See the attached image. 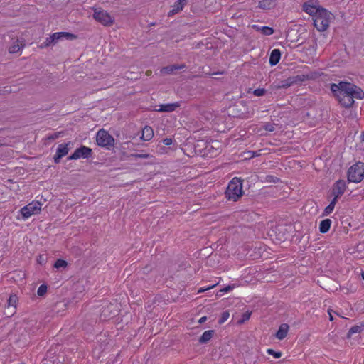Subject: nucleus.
Masks as SVG:
<instances>
[{
  "label": "nucleus",
  "instance_id": "f257e3e1",
  "mask_svg": "<svg viewBox=\"0 0 364 364\" xmlns=\"http://www.w3.org/2000/svg\"><path fill=\"white\" fill-rule=\"evenodd\" d=\"M331 90L334 97L345 107H350L354 102V98H364V92L358 87L347 82L333 83Z\"/></svg>",
  "mask_w": 364,
  "mask_h": 364
},
{
  "label": "nucleus",
  "instance_id": "f03ea898",
  "mask_svg": "<svg viewBox=\"0 0 364 364\" xmlns=\"http://www.w3.org/2000/svg\"><path fill=\"white\" fill-rule=\"evenodd\" d=\"M243 193L242 183L238 178H232L229 183L225 191L226 197L228 200L236 201Z\"/></svg>",
  "mask_w": 364,
  "mask_h": 364
},
{
  "label": "nucleus",
  "instance_id": "7ed1b4c3",
  "mask_svg": "<svg viewBox=\"0 0 364 364\" xmlns=\"http://www.w3.org/2000/svg\"><path fill=\"white\" fill-rule=\"evenodd\" d=\"M333 19V14L326 9L320 10V12L314 17V26L319 31H326Z\"/></svg>",
  "mask_w": 364,
  "mask_h": 364
},
{
  "label": "nucleus",
  "instance_id": "20e7f679",
  "mask_svg": "<svg viewBox=\"0 0 364 364\" xmlns=\"http://www.w3.org/2000/svg\"><path fill=\"white\" fill-rule=\"evenodd\" d=\"M364 178V163L358 162L350 166L348 171L349 182L359 183Z\"/></svg>",
  "mask_w": 364,
  "mask_h": 364
},
{
  "label": "nucleus",
  "instance_id": "39448f33",
  "mask_svg": "<svg viewBox=\"0 0 364 364\" xmlns=\"http://www.w3.org/2000/svg\"><path fill=\"white\" fill-rule=\"evenodd\" d=\"M42 204L36 200L32 201L26 206L23 207L20 212L23 220H26L33 215L38 214L41 212Z\"/></svg>",
  "mask_w": 364,
  "mask_h": 364
},
{
  "label": "nucleus",
  "instance_id": "423d86ee",
  "mask_svg": "<svg viewBox=\"0 0 364 364\" xmlns=\"http://www.w3.org/2000/svg\"><path fill=\"white\" fill-rule=\"evenodd\" d=\"M96 141L99 146L107 149L113 146L114 144V138L104 129H100L97 133Z\"/></svg>",
  "mask_w": 364,
  "mask_h": 364
},
{
  "label": "nucleus",
  "instance_id": "0eeeda50",
  "mask_svg": "<svg viewBox=\"0 0 364 364\" xmlns=\"http://www.w3.org/2000/svg\"><path fill=\"white\" fill-rule=\"evenodd\" d=\"M93 17L97 21L104 26H111L114 23V18L108 12L104 10L95 9Z\"/></svg>",
  "mask_w": 364,
  "mask_h": 364
},
{
  "label": "nucleus",
  "instance_id": "6e6552de",
  "mask_svg": "<svg viewBox=\"0 0 364 364\" xmlns=\"http://www.w3.org/2000/svg\"><path fill=\"white\" fill-rule=\"evenodd\" d=\"M302 8L304 11L314 17L323 9L320 6L318 0H309L303 4Z\"/></svg>",
  "mask_w": 364,
  "mask_h": 364
},
{
  "label": "nucleus",
  "instance_id": "1a4fd4ad",
  "mask_svg": "<svg viewBox=\"0 0 364 364\" xmlns=\"http://www.w3.org/2000/svg\"><path fill=\"white\" fill-rule=\"evenodd\" d=\"M92 149L85 146L77 149L69 157V160H77L79 159H87L90 156Z\"/></svg>",
  "mask_w": 364,
  "mask_h": 364
},
{
  "label": "nucleus",
  "instance_id": "9d476101",
  "mask_svg": "<svg viewBox=\"0 0 364 364\" xmlns=\"http://www.w3.org/2000/svg\"><path fill=\"white\" fill-rule=\"evenodd\" d=\"M346 189V183L343 180L338 181L333 188V198L337 199L341 197Z\"/></svg>",
  "mask_w": 364,
  "mask_h": 364
},
{
  "label": "nucleus",
  "instance_id": "9b49d317",
  "mask_svg": "<svg viewBox=\"0 0 364 364\" xmlns=\"http://www.w3.org/2000/svg\"><path fill=\"white\" fill-rule=\"evenodd\" d=\"M68 145V144H61L58 145L56 154L54 156V161L55 164H58L60 159L68 154L69 151Z\"/></svg>",
  "mask_w": 364,
  "mask_h": 364
},
{
  "label": "nucleus",
  "instance_id": "f8f14e48",
  "mask_svg": "<svg viewBox=\"0 0 364 364\" xmlns=\"http://www.w3.org/2000/svg\"><path fill=\"white\" fill-rule=\"evenodd\" d=\"M51 35L55 44L63 39H73L75 38L73 34L68 32H56Z\"/></svg>",
  "mask_w": 364,
  "mask_h": 364
},
{
  "label": "nucleus",
  "instance_id": "ddd939ff",
  "mask_svg": "<svg viewBox=\"0 0 364 364\" xmlns=\"http://www.w3.org/2000/svg\"><path fill=\"white\" fill-rule=\"evenodd\" d=\"M186 4V0H178L172 6L171 9L168 11V16H171L180 12Z\"/></svg>",
  "mask_w": 364,
  "mask_h": 364
},
{
  "label": "nucleus",
  "instance_id": "4468645a",
  "mask_svg": "<svg viewBox=\"0 0 364 364\" xmlns=\"http://www.w3.org/2000/svg\"><path fill=\"white\" fill-rule=\"evenodd\" d=\"M277 3V0H259L258 7L264 10H269L274 8Z\"/></svg>",
  "mask_w": 364,
  "mask_h": 364
},
{
  "label": "nucleus",
  "instance_id": "2eb2a0df",
  "mask_svg": "<svg viewBox=\"0 0 364 364\" xmlns=\"http://www.w3.org/2000/svg\"><path fill=\"white\" fill-rule=\"evenodd\" d=\"M274 124L272 123H265L261 125L257 130V134L259 135H264L267 132H271L274 131Z\"/></svg>",
  "mask_w": 364,
  "mask_h": 364
},
{
  "label": "nucleus",
  "instance_id": "dca6fc26",
  "mask_svg": "<svg viewBox=\"0 0 364 364\" xmlns=\"http://www.w3.org/2000/svg\"><path fill=\"white\" fill-rule=\"evenodd\" d=\"M289 328V327L287 324H286V323L282 324L279 326L277 332L276 333V338L279 340L284 339L288 333Z\"/></svg>",
  "mask_w": 364,
  "mask_h": 364
},
{
  "label": "nucleus",
  "instance_id": "f3484780",
  "mask_svg": "<svg viewBox=\"0 0 364 364\" xmlns=\"http://www.w3.org/2000/svg\"><path fill=\"white\" fill-rule=\"evenodd\" d=\"M281 58V53L279 49H274L270 54L269 57V64L272 66L276 65Z\"/></svg>",
  "mask_w": 364,
  "mask_h": 364
},
{
  "label": "nucleus",
  "instance_id": "a211bd4d",
  "mask_svg": "<svg viewBox=\"0 0 364 364\" xmlns=\"http://www.w3.org/2000/svg\"><path fill=\"white\" fill-rule=\"evenodd\" d=\"M154 136V131L151 127L146 126L142 129L141 139L144 141H149Z\"/></svg>",
  "mask_w": 364,
  "mask_h": 364
},
{
  "label": "nucleus",
  "instance_id": "6ab92c4d",
  "mask_svg": "<svg viewBox=\"0 0 364 364\" xmlns=\"http://www.w3.org/2000/svg\"><path fill=\"white\" fill-rule=\"evenodd\" d=\"M178 106L179 105L178 103L161 105L160 108L157 109V111L170 112L174 111Z\"/></svg>",
  "mask_w": 364,
  "mask_h": 364
},
{
  "label": "nucleus",
  "instance_id": "aec40b11",
  "mask_svg": "<svg viewBox=\"0 0 364 364\" xmlns=\"http://www.w3.org/2000/svg\"><path fill=\"white\" fill-rule=\"evenodd\" d=\"M332 221L331 219H325L321 221L319 224V230L322 233L327 232L331 226Z\"/></svg>",
  "mask_w": 364,
  "mask_h": 364
},
{
  "label": "nucleus",
  "instance_id": "412c9836",
  "mask_svg": "<svg viewBox=\"0 0 364 364\" xmlns=\"http://www.w3.org/2000/svg\"><path fill=\"white\" fill-rule=\"evenodd\" d=\"M23 46L22 43H21L18 40H16L13 42V44L9 47V51L10 53H18L22 48Z\"/></svg>",
  "mask_w": 364,
  "mask_h": 364
},
{
  "label": "nucleus",
  "instance_id": "4be33fe9",
  "mask_svg": "<svg viewBox=\"0 0 364 364\" xmlns=\"http://www.w3.org/2000/svg\"><path fill=\"white\" fill-rule=\"evenodd\" d=\"M185 67L184 65H169V66H166V67H164L161 70V73L162 74H171L172 73L174 70H180V69H182Z\"/></svg>",
  "mask_w": 364,
  "mask_h": 364
},
{
  "label": "nucleus",
  "instance_id": "5701e85b",
  "mask_svg": "<svg viewBox=\"0 0 364 364\" xmlns=\"http://www.w3.org/2000/svg\"><path fill=\"white\" fill-rule=\"evenodd\" d=\"M213 333L214 332L212 330L205 331L202 334V336H200V338L199 339L200 343H207L208 341H209L212 338V337L213 336Z\"/></svg>",
  "mask_w": 364,
  "mask_h": 364
},
{
  "label": "nucleus",
  "instance_id": "b1692460",
  "mask_svg": "<svg viewBox=\"0 0 364 364\" xmlns=\"http://www.w3.org/2000/svg\"><path fill=\"white\" fill-rule=\"evenodd\" d=\"M336 202H337V199L333 198V200H331V202L330 203V204L324 209L323 215H330L333 212Z\"/></svg>",
  "mask_w": 364,
  "mask_h": 364
},
{
  "label": "nucleus",
  "instance_id": "393cba45",
  "mask_svg": "<svg viewBox=\"0 0 364 364\" xmlns=\"http://www.w3.org/2000/svg\"><path fill=\"white\" fill-rule=\"evenodd\" d=\"M255 27H256L258 31H261V33L265 36H270L274 33V30L271 27H268V26L259 27L257 26H255Z\"/></svg>",
  "mask_w": 364,
  "mask_h": 364
},
{
  "label": "nucleus",
  "instance_id": "a878e982",
  "mask_svg": "<svg viewBox=\"0 0 364 364\" xmlns=\"http://www.w3.org/2000/svg\"><path fill=\"white\" fill-rule=\"evenodd\" d=\"M54 44H55V43L53 41V36H52V35H50L49 37L46 38L45 41L41 46V48H47V47L53 46Z\"/></svg>",
  "mask_w": 364,
  "mask_h": 364
},
{
  "label": "nucleus",
  "instance_id": "bb28decb",
  "mask_svg": "<svg viewBox=\"0 0 364 364\" xmlns=\"http://www.w3.org/2000/svg\"><path fill=\"white\" fill-rule=\"evenodd\" d=\"M67 265H68V263L65 260L59 259L54 264V267L56 269H60V268L65 269V268H66Z\"/></svg>",
  "mask_w": 364,
  "mask_h": 364
},
{
  "label": "nucleus",
  "instance_id": "cd10ccee",
  "mask_svg": "<svg viewBox=\"0 0 364 364\" xmlns=\"http://www.w3.org/2000/svg\"><path fill=\"white\" fill-rule=\"evenodd\" d=\"M47 286L46 284H41L38 290H37V294L39 296H44L46 292H47Z\"/></svg>",
  "mask_w": 364,
  "mask_h": 364
},
{
  "label": "nucleus",
  "instance_id": "c85d7f7f",
  "mask_svg": "<svg viewBox=\"0 0 364 364\" xmlns=\"http://www.w3.org/2000/svg\"><path fill=\"white\" fill-rule=\"evenodd\" d=\"M361 331V327L358 326H354L351 327L348 333V337H350L351 335L357 333Z\"/></svg>",
  "mask_w": 364,
  "mask_h": 364
},
{
  "label": "nucleus",
  "instance_id": "c756f323",
  "mask_svg": "<svg viewBox=\"0 0 364 364\" xmlns=\"http://www.w3.org/2000/svg\"><path fill=\"white\" fill-rule=\"evenodd\" d=\"M17 301H18V298L16 295L10 296V297L9 298V300H8L9 306L15 307L16 305Z\"/></svg>",
  "mask_w": 364,
  "mask_h": 364
},
{
  "label": "nucleus",
  "instance_id": "7c9ffc66",
  "mask_svg": "<svg viewBox=\"0 0 364 364\" xmlns=\"http://www.w3.org/2000/svg\"><path fill=\"white\" fill-rule=\"evenodd\" d=\"M267 352L269 355H273L276 358H279L282 356L281 352H276L272 349H268Z\"/></svg>",
  "mask_w": 364,
  "mask_h": 364
},
{
  "label": "nucleus",
  "instance_id": "2f4dec72",
  "mask_svg": "<svg viewBox=\"0 0 364 364\" xmlns=\"http://www.w3.org/2000/svg\"><path fill=\"white\" fill-rule=\"evenodd\" d=\"M266 90L263 88H258L254 90V95L255 96H262L265 94Z\"/></svg>",
  "mask_w": 364,
  "mask_h": 364
},
{
  "label": "nucleus",
  "instance_id": "473e14b6",
  "mask_svg": "<svg viewBox=\"0 0 364 364\" xmlns=\"http://www.w3.org/2000/svg\"><path fill=\"white\" fill-rule=\"evenodd\" d=\"M46 262V257L44 255H39L37 258V262L40 264H44Z\"/></svg>",
  "mask_w": 364,
  "mask_h": 364
},
{
  "label": "nucleus",
  "instance_id": "72a5a7b5",
  "mask_svg": "<svg viewBox=\"0 0 364 364\" xmlns=\"http://www.w3.org/2000/svg\"><path fill=\"white\" fill-rule=\"evenodd\" d=\"M229 313L225 311V312H223V314H222V317L220 318V323H223L225 322L228 318H229Z\"/></svg>",
  "mask_w": 364,
  "mask_h": 364
},
{
  "label": "nucleus",
  "instance_id": "f704fd0d",
  "mask_svg": "<svg viewBox=\"0 0 364 364\" xmlns=\"http://www.w3.org/2000/svg\"><path fill=\"white\" fill-rule=\"evenodd\" d=\"M163 143H164V144H165L166 146H169V145L172 144L173 140L171 138H166L163 140Z\"/></svg>",
  "mask_w": 364,
  "mask_h": 364
},
{
  "label": "nucleus",
  "instance_id": "c9c22d12",
  "mask_svg": "<svg viewBox=\"0 0 364 364\" xmlns=\"http://www.w3.org/2000/svg\"><path fill=\"white\" fill-rule=\"evenodd\" d=\"M133 156L136 158H142V159H147L150 156L149 154H134Z\"/></svg>",
  "mask_w": 364,
  "mask_h": 364
},
{
  "label": "nucleus",
  "instance_id": "e433bc0d",
  "mask_svg": "<svg viewBox=\"0 0 364 364\" xmlns=\"http://www.w3.org/2000/svg\"><path fill=\"white\" fill-rule=\"evenodd\" d=\"M231 289H232V287L230 286H228V287H225L224 289H223L221 291L224 293H227V292L230 291Z\"/></svg>",
  "mask_w": 364,
  "mask_h": 364
},
{
  "label": "nucleus",
  "instance_id": "4c0bfd02",
  "mask_svg": "<svg viewBox=\"0 0 364 364\" xmlns=\"http://www.w3.org/2000/svg\"><path fill=\"white\" fill-rule=\"evenodd\" d=\"M328 314H329V318H330V320H331V321H333V316H332V311L328 310Z\"/></svg>",
  "mask_w": 364,
  "mask_h": 364
},
{
  "label": "nucleus",
  "instance_id": "58836bf2",
  "mask_svg": "<svg viewBox=\"0 0 364 364\" xmlns=\"http://www.w3.org/2000/svg\"><path fill=\"white\" fill-rule=\"evenodd\" d=\"M206 320V317L203 316V317H201L199 320V322L200 323H203Z\"/></svg>",
  "mask_w": 364,
  "mask_h": 364
},
{
  "label": "nucleus",
  "instance_id": "ea45409f",
  "mask_svg": "<svg viewBox=\"0 0 364 364\" xmlns=\"http://www.w3.org/2000/svg\"><path fill=\"white\" fill-rule=\"evenodd\" d=\"M244 316H245L244 320H247L250 318V314H245V315H244Z\"/></svg>",
  "mask_w": 364,
  "mask_h": 364
},
{
  "label": "nucleus",
  "instance_id": "a19ab883",
  "mask_svg": "<svg viewBox=\"0 0 364 364\" xmlns=\"http://www.w3.org/2000/svg\"><path fill=\"white\" fill-rule=\"evenodd\" d=\"M205 291V289H201L198 290V292H203V291Z\"/></svg>",
  "mask_w": 364,
  "mask_h": 364
},
{
  "label": "nucleus",
  "instance_id": "79ce46f5",
  "mask_svg": "<svg viewBox=\"0 0 364 364\" xmlns=\"http://www.w3.org/2000/svg\"><path fill=\"white\" fill-rule=\"evenodd\" d=\"M362 278L364 279V273H362Z\"/></svg>",
  "mask_w": 364,
  "mask_h": 364
},
{
  "label": "nucleus",
  "instance_id": "37998d69",
  "mask_svg": "<svg viewBox=\"0 0 364 364\" xmlns=\"http://www.w3.org/2000/svg\"><path fill=\"white\" fill-rule=\"evenodd\" d=\"M363 141H364V133L363 134Z\"/></svg>",
  "mask_w": 364,
  "mask_h": 364
}]
</instances>
